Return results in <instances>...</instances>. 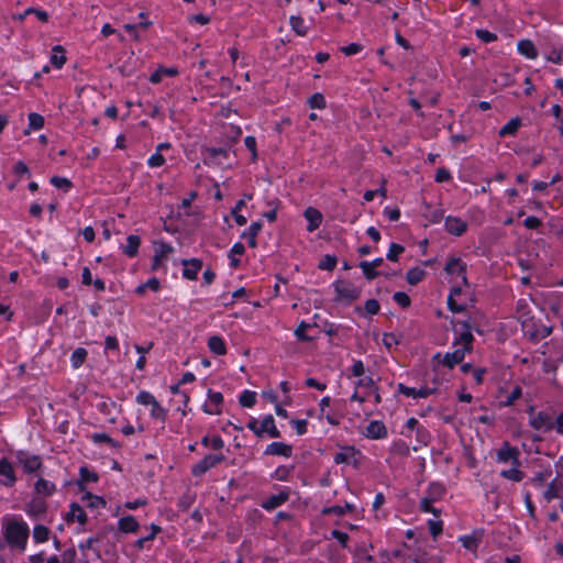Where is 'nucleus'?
Returning <instances> with one entry per match:
<instances>
[{
  "instance_id": "f257e3e1",
  "label": "nucleus",
  "mask_w": 563,
  "mask_h": 563,
  "mask_svg": "<svg viewBox=\"0 0 563 563\" xmlns=\"http://www.w3.org/2000/svg\"><path fill=\"white\" fill-rule=\"evenodd\" d=\"M30 529L23 521H10L4 531V538L10 547L24 551L29 539Z\"/></svg>"
},
{
  "instance_id": "f03ea898",
  "label": "nucleus",
  "mask_w": 563,
  "mask_h": 563,
  "mask_svg": "<svg viewBox=\"0 0 563 563\" xmlns=\"http://www.w3.org/2000/svg\"><path fill=\"white\" fill-rule=\"evenodd\" d=\"M454 325L456 327L455 332L457 334L454 341V346L463 347L471 352L472 343L474 341L472 330L475 329L472 320H457Z\"/></svg>"
},
{
  "instance_id": "7ed1b4c3",
  "label": "nucleus",
  "mask_w": 563,
  "mask_h": 563,
  "mask_svg": "<svg viewBox=\"0 0 563 563\" xmlns=\"http://www.w3.org/2000/svg\"><path fill=\"white\" fill-rule=\"evenodd\" d=\"M529 424L538 431L549 432L554 429L555 422L552 417L544 411L534 412L531 409Z\"/></svg>"
},
{
  "instance_id": "20e7f679",
  "label": "nucleus",
  "mask_w": 563,
  "mask_h": 563,
  "mask_svg": "<svg viewBox=\"0 0 563 563\" xmlns=\"http://www.w3.org/2000/svg\"><path fill=\"white\" fill-rule=\"evenodd\" d=\"M334 290L336 292V300H349L353 301L357 299L361 295L360 288L354 286L353 284L344 280H336L333 284Z\"/></svg>"
},
{
  "instance_id": "39448f33",
  "label": "nucleus",
  "mask_w": 563,
  "mask_h": 563,
  "mask_svg": "<svg viewBox=\"0 0 563 563\" xmlns=\"http://www.w3.org/2000/svg\"><path fill=\"white\" fill-rule=\"evenodd\" d=\"M224 460L223 454H208L192 467L194 476H201Z\"/></svg>"
},
{
  "instance_id": "423d86ee",
  "label": "nucleus",
  "mask_w": 563,
  "mask_h": 563,
  "mask_svg": "<svg viewBox=\"0 0 563 563\" xmlns=\"http://www.w3.org/2000/svg\"><path fill=\"white\" fill-rule=\"evenodd\" d=\"M497 460L501 463H510L512 466H520L519 451L517 448L510 446L508 442L498 450Z\"/></svg>"
},
{
  "instance_id": "0eeeda50",
  "label": "nucleus",
  "mask_w": 563,
  "mask_h": 563,
  "mask_svg": "<svg viewBox=\"0 0 563 563\" xmlns=\"http://www.w3.org/2000/svg\"><path fill=\"white\" fill-rule=\"evenodd\" d=\"M223 402V395L219 391L208 390V401L203 405L202 409L208 415H220L222 412L221 405Z\"/></svg>"
},
{
  "instance_id": "6e6552de",
  "label": "nucleus",
  "mask_w": 563,
  "mask_h": 563,
  "mask_svg": "<svg viewBox=\"0 0 563 563\" xmlns=\"http://www.w3.org/2000/svg\"><path fill=\"white\" fill-rule=\"evenodd\" d=\"M445 272L451 275L455 274V275L460 276L462 283L464 285H467L466 268L460 258H456V257L450 258L445 265Z\"/></svg>"
},
{
  "instance_id": "1a4fd4ad",
  "label": "nucleus",
  "mask_w": 563,
  "mask_h": 563,
  "mask_svg": "<svg viewBox=\"0 0 563 563\" xmlns=\"http://www.w3.org/2000/svg\"><path fill=\"white\" fill-rule=\"evenodd\" d=\"M305 219L308 221L307 231H316L322 222V213L312 207H308L303 212Z\"/></svg>"
},
{
  "instance_id": "9d476101",
  "label": "nucleus",
  "mask_w": 563,
  "mask_h": 563,
  "mask_svg": "<svg viewBox=\"0 0 563 563\" xmlns=\"http://www.w3.org/2000/svg\"><path fill=\"white\" fill-rule=\"evenodd\" d=\"M467 224L461 218L457 217H446L445 219V229L449 233L460 236L466 231Z\"/></svg>"
},
{
  "instance_id": "9b49d317",
  "label": "nucleus",
  "mask_w": 563,
  "mask_h": 563,
  "mask_svg": "<svg viewBox=\"0 0 563 563\" xmlns=\"http://www.w3.org/2000/svg\"><path fill=\"white\" fill-rule=\"evenodd\" d=\"M183 265L185 267L183 271V276L189 280L197 279L198 272L202 267V262L197 258L184 260Z\"/></svg>"
},
{
  "instance_id": "f8f14e48",
  "label": "nucleus",
  "mask_w": 563,
  "mask_h": 563,
  "mask_svg": "<svg viewBox=\"0 0 563 563\" xmlns=\"http://www.w3.org/2000/svg\"><path fill=\"white\" fill-rule=\"evenodd\" d=\"M364 434L369 439H384L387 435V429L382 421L374 420L368 423Z\"/></svg>"
},
{
  "instance_id": "ddd939ff",
  "label": "nucleus",
  "mask_w": 563,
  "mask_h": 563,
  "mask_svg": "<svg viewBox=\"0 0 563 563\" xmlns=\"http://www.w3.org/2000/svg\"><path fill=\"white\" fill-rule=\"evenodd\" d=\"M451 352L446 353L442 358V364L449 368H453L456 364L462 363L465 357V353L468 351L463 347H457Z\"/></svg>"
},
{
  "instance_id": "4468645a",
  "label": "nucleus",
  "mask_w": 563,
  "mask_h": 563,
  "mask_svg": "<svg viewBox=\"0 0 563 563\" xmlns=\"http://www.w3.org/2000/svg\"><path fill=\"white\" fill-rule=\"evenodd\" d=\"M266 455H282L285 457L291 456L292 448L283 442H273L268 444L264 452Z\"/></svg>"
},
{
  "instance_id": "2eb2a0df",
  "label": "nucleus",
  "mask_w": 563,
  "mask_h": 563,
  "mask_svg": "<svg viewBox=\"0 0 563 563\" xmlns=\"http://www.w3.org/2000/svg\"><path fill=\"white\" fill-rule=\"evenodd\" d=\"M228 148L224 147H205V162L210 161L214 164H222V158L227 157Z\"/></svg>"
},
{
  "instance_id": "dca6fc26",
  "label": "nucleus",
  "mask_w": 563,
  "mask_h": 563,
  "mask_svg": "<svg viewBox=\"0 0 563 563\" xmlns=\"http://www.w3.org/2000/svg\"><path fill=\"white\" fill-rule=\"evenodd\" d=\"M261 437L267 433L271 438H279L280 432L275 426V420L272 415L266 416L262 422H260Z\"/></svg>"
},
{
  "instance_id": "f3484780",
  "label": "nucleus",
  "mask_w": 563,
  "mask_h": 563,
  "mask_svg": "<svg viewBox=\"0 0 563 563\" xmlns=\"http://www.w3.org/2000/svg\"><path fill=\"white\" fill-rule=\"evenodd\" d=\"M289 498V494L287 492H280L277 495L269 496L266 500L262 503V507L266 510H273L284 503H286Z\"/></svg>"
},
{
  "instance_id": "a211bd4d",
  "label": "nucleus",
  "mask_w": 563,
  "mask_h": 563,
  "mask_svg": "<svg viewBox=\"0 0 563 563\" xmlns=\"http://www.w3.org/2000/svg\"><path fill=\"white\" fill-rule=\"evenodd\" d=\"M263 228L262 221H256L251 224V227L242 233V239H246L249 241V245L251 247H256V236Z\"/></svg>"
},
{
  "instance_id": "6ab92c4d",
  "label": "nucleus",
  "mask_w": 563,
  "mask_h": 563,
  "mask_svg": "<svg viewBox=\"0 0 563 563\" xmlns=\"http://www.w3.org/2000/svg\"><path fill=\"white\" fill-rule=\"evenodd\" d=\"M46 511V503L44 499L40 497H35L31 500V503L27 505V514L32 517H40L44 515Z\"/></svg>"
},
{
  "instance_id": "aec40b11",
  "label": "nucleus",
  "mask_w": 563,
  "mask_h": 563,
  "mask_svg": "<svg viewBox=\"0 0 563 563\" xmlns=\"http://www.w3.org/2000/svg\"><path fill=\"white\" fill-rule=\"evenodd\" d=\"M139 527V522L133 516L122 517L118 522L119 530L124 533L136 532Z\"/></svg>"
},
{
  "instance_id": "412c9836",
  "label": "nucleus",
  "mask_w": 563,
  "mask_h": 563,
  "mask_svg": "<svg viewBox=\"0 0 563 563\" xmlns=\"http://www.w3.org/2000/svg\"><path fill=\"white\" fill-rule=\"evenodd\" d=\"M67 521L77 520L80 525H85L87 521V515L84 509L76 503L70 505V510L66 516Z\"/></svg>"
},
{
  "instance_id": "4be33fe9",
  "label": "nucleus",
  "mask_w": 563,
  "mask_h": 563,
  "mask_svg": "<svg viewBox=\"0 0 563 563\" xmlns=\"http://www.w3.org/2000/svg\"><path fill=\"white\" fill-rule=\"evenodd\" d=\"M141 244L139 235L131 234L126 238V245L123 246V253L129 257H134L137 254Z\"/></svg>"
},
{
  "instance_id": "5701e85b",
  "label": "nucleus",
  "mask_w": 563,
  "mask_h": 563,
  "mask_svg": "<svg viewBox=\"0 0 563 563\" xmlns=\"http://www.w3.org/2000/svg\"><path fill=\"white\" fill-rule=\"evenodd\" d=\"M518 52L529 59H534L538 56L534 44L529 40H522L518 43Z\"/></svg>"
},
{
  "instance_id": "b1692460",
  "label": "nucleus",
  "mask_w": 563,
  "mask_h": 563,
  "mask_svg": "<svg viewBox=\"0 0 563 563\" xmlns=\"http://www.w3.org/2000/svg\"><path fill=\"white\" fill-rule=\"evenodd\" d=\"M208 347L217 355H224L227 353V346L221 336L212 335L208 340Z\"/></svg>"
},
{
  "instance_id": "393cba45",
  "label": "nucleus",
  "mask_w": 563,
  "mask_h": 563,
  "mask_svg": "<svg viewBox=\"0 0 563 563\" xmlns=\"http://www.w3.org/2000/svg\"><path fill=\"white\" fill-rule=\"evenodd\" d=\"M521 125V119L514 118L499 130L498 134L500 137L514 136Z\"/></svg>"
},
{
  "instance_id": "a878e982",
  "label": "nucleus",
  "mask_w": 563,
  "mask_h": 563,
  "mask_svg": "<svg viewBox=\"0 0 563 563\" xmlns=\"http://www.w3.org/2000/svg\"><path fill=\"white\" fill-rule=\"evenodd\" d=\"M170 146V143H159L157 146V151L155 154H153L148 161L147 164L151 167H159L165 163V158L162 155V151L168 150Z\"/></svg>"
},
{
  "instance_id": "bb28decb",
  "label": "nucleus",
  "mask_w": 563,
  "mask_h": 563,
  "mask_svg": "<svg viewBox=\"0 0 563 563\" xmlns=\"http://www.w3.org/2000/svg\"><path fill=\"white\" fill-rule=\"evenodd\" d=\"M444 486L440 483L434 482L429 485L426 497L430 499L432 503H435L444 496Z\"/></svg>"
},
{
  "instance_id": "cd10ccee",
  "label": "nucleus",
  "mask_w": 563,
  "mask_h": 563,
  "mask_svg": "<svg viewBox=\"0 0 563 563\" xmlns=\"http://www.w3.org/2000/svg\"><path fill=\"white\" fill-rule=\"evenodd\" d=\"M65 62H66V56H65L64 47L60 45L54 46L52 55H51L52 65H54L56 68L59 69L64 66Z\"/></svg>"
},
{
  "instance_id": "c85d7f7f",
  "label": "nucleus",
  "mask_w": 563,
  "mask_h": 563,
  "mask_svg": "<svg viewBox=\"0 0 563 563\" xmlns=\"http://www.w3.org/2000/svg\"><path fill=\"white\" fill-rule=\"evenodd\" d=\"M0 475H3L8 482L5 485H12L15 482V475L11 463L7 459L0 461Z\"/></svg>"
},
{
  "instance_id": "c756f323",
  "label": "nucleus",
  "mask_w": 563,
  "mask_h": 563,
  "mask_svg": "<svg viewBox=\"0 0 563 563\" xmlns=\"http://www.w3.org/2000/svg\"><path fill=\"white\" fill-rule=\"evenodd\" d=\"M353 509H354V506L352 504L345 503L344 506L335 505V506H331V507H325V508H323L322 514L323 515L343 516L346 512L352 511Z\"/></svg>"
},
{
  "instance_id": "7c9ffc66",
  "label": "nucleus",
  "mask_w": 563,
  "mask_h": 563,
  "mask_svg": "<svg viewBox=\"0 0 563 563\" xmlns=\"http://www.w3.org/2000/svg\"><path fill=\"white\" fill-rule=\"evenodd\" d=\"M356 451L353 446L344 448L343 451L335 453L334 462L336 464L349 463L352 457H354Z\"/></svg>"
},
{
  "instance_id": "2f4dec72",
  "label": "nucleus",
  "mask_w": 563,
  "mask_h": 563,
  "mask_svg": "<svg viewBox=\"0 0 563 563\" xmlns=\"http://www.w3.org/2000/svg\"><path fill=\"white\" fill-rule=\"evenodd\" d=\"M44 117L38 113L29 114V128L24 131L25 134L30 133V130H41L44 126Z\"/></svg>"
},
{
  "instance_id": "473e14b6",
  "label": "nucleus",
  "mask_w": 563,
  "mask_h": 563,
  "mask_svg": "<svg viewBox=\"0 0 563 563\" xmlns=\"http://www.w3.org/2000/svg\"><path fill=\"white\" fill-rule=\"evenodd\" d=\"M88 352L84 347H77L70 357L71 366L74 368H79L84 362L86 361Z\"/></svg>"
},
{
  "instance_id": "72a5a7b5",
  "label": "nucleus",
  "mask_w": 563,
  "mask_h": 563,
  "mask_svg": "<svg viewBox=\"0 0 563 563\" xmlns=\"http://www.w3.org/2000/svg\"><path fill=\"white\" fill-rule=\"evenodd\" d=\"M35 490L37 494L49 496L54 493L55 485L44 478H40L35 483Z\"/></svg>"
},
{
  "instance_id": "f704fd0d",
  "label": "nucleus",
  "mask_w": 563,
  "mask_h": 563,
  "mask_svg": "<svg viewBox=\"0 0 563 563\" xmlns=\"http://www.w3.org/2000/svg\"><path fill=\"white\" fill-rule=\"evenodd\" d=\"M290 25L291 29L300 36H305L308 32L307 26L305 25V21L301 16L292 15L290 16Z\"/></svg>"
},
{
  "instance_id": "c9c22d12",
  "label": "nucleus",
  "mask_w": 563,
  "mask_h": 563,
  "mask_svg": "<svg viewBox=\"0 0 563 563\" xmlns=\"http://www.w3.org/2000/svg\"><path fill=\"white\" fill-rule=\"evenodd\" d=\"M49 530L47 527L37 525L33 529V539L35 542L42 543L48 540Z\"/></svg>"
},
{
  "instance_id": "e433bc0d",
  "label": "nucleus",
  "mask_w": 563,
  "mask_h": 563,
  "mask_svg": "<svg viewBox=\"0 0 563 563\" xmlns=\"http://www.w3.org/2000/svg\"><path fill=\"white\" fill-rule=\"evenodd\" d=\"M424 275L426 273L423 269L419 267H413L407 272V282L410 285H417L423 279Z\"/></svg>"
},
{
  "instance_id": "4c0bfd02",
  "label": "nucleus",
  "mask_w": 563,
  "mask_h": 563,
  "mask_svg": "<svg viewBox=\"0 0 563 563\" xmlns=\"http://www.w3.org/2000/svg\"><path fill=\"white\" fill-rule=\"evenodd\" d=\"M500 476L514 482H520L523 478V473L519 470V466H512L509 470L501 471Z\"/></svg>"
},
{
  "instance_id": "58836bf2",
  "label": "nucleus",
  "mask_w": 563,
  "mask_h": 563,
  "mask_svg": "<svg viewBox=\"0 0 563 563\" xmlns=\"http://www.w3.org/2000/svg\"><path fill=\"white\" fill-rule=\"evenodd\" d=\"M460 541L466 549L475 550L481 542V536H478L477 533H474L472 536H464L460 538Z\"/></svg>"
},
{
  "instance_id": "ea45409f",
  "label": "nucleus",
  "mask_w": 563,
  "mask_h": 563,
  "mask_svg": "<svg viewBox=\"0 0 563 563\" xmlns=\"http://www.w3.org/2000/svg\"><path fill=\"white\" fill-rule=\"evenodd\" d=\"M240 405L243 407L251 408L256 402V394L251 390H244L240 398H239Z\"/></svg>"
},
{
  "instance_id": "a19ab883",
  "label": "nucleus",
  "mask_w": 563,
  "mask_h": 563,
  "mask_svg": "<svg viewBox=\"0 0 563 563\" xmlns=\"http://www.w3.org/2000/svg\"><path fill=\"white\" fill-rule=\"evenodd\" d=\"M21 461L23 463L25 472L27 473L35 472L41 466V460L38 456H27Z\"/></svg>"
},
{
  "instance_id": "79ce46f5",
  "label": "nucleus",
  "mask_w": 563,
  "mask_h": 563,
  "mask_svg": "<svg viewBox=\"0 0 563 563\" xmlns=\"http://www.w3.org/2000/svg\"><path fill=\"white\" fill-rule=\"evenodd\" d=\"M30 13H34L36 18L41 22H47L48 21V13L44 10L35 9V8H27L22 14L19 15V20H24L26 15Z\"/></svg>"
},
{
  "instance_id": "37998d69",
  "label": "nucleus",
  "mask_w": 563,
  "mask_h": 563,
  "mask_svg": "<svg viewBox=\"0 0 563 563\" xmlns=\"http://www.w3.org/2000/svg\"><path fill=\"white\" fill-rule=\"evenodd\" d=\"M336 263H338V260L335 256L333 255H325L322 257V260L320 261L318 267L320 269H324V271H333L336 266Z\"/></svg>"
},
{
  "instance_id": "c03bdc74",
  "label": "nucleus",
  "mask_w": 563,
  "mask_h": 563,
  "mask_svg": "<svg viewBox=\"0 0 563 563\" xmlns=\"http://www.w3.org/2000/svg\"><path fill=\"white\" fill-rule=\"evenodd\" d=\"M151 417L161 421L166 420L167 411L164 409L159 402L156 400L152 406Z\"/></svg>"
},
{
  "instance_id": "a18cd8bd",
  "label": "nucleus",
  "mask_w": 563,
  "mask_h": 563,
  "mask_svg": "<svg viewBox=\"0 0 563 563\" xmlns=\"http://www.w3.org/2000/svg\"><path fill=\"white\" fill-rule=\"evenodd\" d=\"M360 267L364 274V276L368 279V280H372L374 278H376L377 276L380 275V273L378 271H376L375 268H373L371 265H369V262L367 261H363L360 263Z\"/></svg>"
},
{
  "instance_id": "49530a36",
  "label": "nucleus",
  "mask_w": 563,
  "mask_h": 563,
  "mask_svg": "<svg viewBox=\"0 0 563 563\" xmlns=\"http://www.w3.org/2000/svg\"><path fill=\"white\" fill-rule=\"evenodd\" d=\"M201 444L205 446H211L213 450H221L224 445L223 440L220 437H213L209 439L208 437H203L201 440Z\"/></svg>"
},
{
  "instance_id": "de8ad7c7",
  "label": "nucleus",
  "mask_w": 563,
  "mask_h": 563,
  "mask_svg": "<svg viewBox=\"0 0 563 563\" xmlns=\"http://www.w3.org/2000/svg\"><path fill=\"white\" fill-rule=\"evenodd\" d=\"M51 184L59 189H64L65 191L69 190L71 187V181L65 177L54 176L51 179Z\"/></svg>"
},
{
  "instance_id": "09e8293b",
  "label": "nucleus",
  "mask_w": 563,
  "mask_h": 563,
  "mask_svg": "<svg viewBox=\"0 0 563 563\" xmlns=\"http://www.w3.org/2000/svg\"><path fill=\"white\" fill-rule=\"evenodd\" d=\"M420 510L423 512H432L435 517L440 516V510L433 507V503L426 496L420 501Z\"/></svg>"
},
{
  "instance_id": "8fccbe9b",
  "label": "nucleus",
  "mask_w": 563,
  "mask_h": 563,
  "mask_svg": "<svg viewBox=\"0 0 563 563\" xmlns=\"http://www.w3.org/2000/svg\"><path fill=\"white\" fill-rule=\"evenodd\" d=\"M405 251V247L397 243H391L387 253V258L391 262L398 260V255Z\"/></svg>"
},
{
  "instance_id": "3c124183",
  "label": "nucleus",
  "mask_w": 563,
  "mask_h": 563,
  "mask_svg": "<svg viewBox=\"0 0 563 563\" xmlns=\"http://www.w3.org/2000/svg\"><path fill=\"white\" fill-rule=\"evenodd\" d=\"M151 530H152V532L150 534H145L144 538H141L136 541V547L139 549H142L144 547L145 542L153 540L156 537V534L161 531V527L156 526V525H152Z\"/></svg>"
},
{
  "instance_id": "603ef678",
  "label": "nucleus",
  "mask_w": 563,
  "mask_h": 563,
  "mask_svg": "<svg viewBox=\"0 0 563 563\" xmlns=\"http://www.w3.org/2000/svg\"><path fill=\"white\" fill-rule=\"evenodd\" d=\"M416 439L421 445H427L431 440V434L423 427L417 428Z\"/></svg>"
},
{
  "instance_id": "864d4df0",
  "label": "nucleus",
  "mask_w": 563,
  "mask_h": 563,
  "mask_svg": "<svg viewBox=\"0 0 563 563\" xmlns=\"http://www.w3.org/2000/svg\"><path fill=\"white\" fill-rule=\"evenodd\" d=\"M309 104L314 109H323L325 108V99L322 93L317 92L309 99Z\"/></svg>"
},
{
  "instance_id": "5fc2aeb1",
  "label": "nucleus",
  "mask_w": 563,
  "mask_h": 563,
  "mask_svg": "<svg viewBox=\"0 0 563 563\" xmlns=\"http://www.w3.org/2000/svg\"><path fill=\"white\" fill-rule=\"evenodd\" d=\"M136 401L144 406H152L156 401V399L151 393L141 391L136 396Z\"/></svg>"
},
{
  "instance_id": "6e6d98bb",
  "label": "nucleus",
  "mask_w": 563,
  "mask_h": 563,
  "mask_svg": "<svg viewBox=\"0 0 563 563\" xmlns=\"http://www.w3.org/2000/svg\"><path fill=\"white\" fill-rule=\"evenodd\" d=\"M174 249L167 243H161L158 247L155 250V260H162L172 253Z\"/></svg>"
},
{
  "instance_id": "4d7b16f0",
  "label": "nucleus",
  "mask_w": 563,
  "mask_h": 563,
  "mask_svg": "<svg viewBox=\"0 0 563 563\" xmlns=\"http://www.w3.org/2000/svg\"><path fill=\"white\" fill-rule=\"evenodd\" d=\"M475 34L484 43H492L497 40V35L487 30H476Z\"/></svg>"
},
{
  "instance_id": "13d9d810",
  "label": "nucleus",
  "mask_w": 563,
  "mask_h": 563,
  "mask_svg": "<svg viewBox=\"0 0 563 563\" xmlns=\"http://www.w3.org/2000/svg\"><path fill=\"white\" fill-rule=\"evenodd\" d=\"M522 395V390L519 386H516L507 396L505 400L506 406H512L516 400H518Z\"/></svg>"
},
{
  "instance_id": "bf43d9fd",
  "label": "nucleus",
  "mask_w": 563,
  "mask_h": 563,
  "mask_svg": "<svg viewBox=\"0 0 563 563\" xmlns=\"http://www.w3.org/2000/svg\"><path fill=\"white\" fill-rule=\"evenodd\" d=\"M80 479L84 483L97 482L98 475L95 472L89 471L87 467L80 468Z\"/></svg>"
},
{
  "instance_id": "052dcab7",
  "label": "nucleus",
  "mask_w": 563,
  "mask_h": 563,
  "mask_svg": "<svg viewBox=\"0 0 563 563\" xmlns=\"http://www.w3.org/2000/svg\"><path fill=\"white\" fill-rule=\"evenodd\" d=\"M393 298L402 308H407L410 305V298L406 292L397 291Z\"/></svg>"
},
{
  "instance_id": "680f3d73",
  "label": "nucleus",
  "mask_w": 563,
  "mask_h": 563,
  "mask_svg": "<svg viewBox=\"0 0 563 563\" xmlns=\"http://www.w3.org/2000/svg\"><path fill=\"white\" fill-rule=\"evenodd\" d=\"M428 526L433 538H437L439 534H441L443 526L441 520H429Z\"/></svg>"
},
{
  "instance_id": "e2e57ef3",
  "label": "nucleus",
  "mask_w": 563,
  "mask_h": 563,
  "mask_svg": "<svg viewBox=\"0 0 563 563\" xmlns=\"http://www.w3.org/2000/svg\"><path fill=\"white\" fill-rule=\"evenodd\" d=\"M87 498L89 499L88 507L90 508H100L106 506L104 499L99 496H95L88 493Z\"/></svg>"
},
{
  "instance_id": "0e129e2a",
  "label": "nucleus",
  "mask_w": 563,
  "mask_h": 563,
  "mask_svg": "<svg viewBox=\"0 0 563 563\" xmlns=\"http://www.w3.org/2000/svg\"><path fill=\"white\" fill-rule=\"evenodd\" d=\"M310 325L306 322H301L298 328L295 330V335L297 336V339L299 341H309L310 338L306 335V330L309 328Z\"/></svg>"
},
{
  "instance_id": "69168bd1",
  "label": "nucleus",
  "mask_w": 563,
  "mask_h": 563,
  "mask_svg": "<svg viewBox=\"0 0 563 563\" xmlns=\"http://www.w3.org/2000/svg\"><path fill=\"white\" fill-rule=\"evenodd\" d=\"M379 303L376 299H368L365 302V310L369 314H377L379 312Z\"/></svg>"
},
{
  "instance_id": "338daca9",
  "label": "nucleus",
  "mask_w": 563,
  "mask_h": 563,
  "mask_svg": "<svg viewBox=\"0 0 563 563\" xmlns=\"http://www.w3.org/2000/svg\"><path fill=\"white\" fill-rule=\"evenodd\" d=\"M331 536L332 538L338 540L343 548L347 547L349 536L345 532H342L340 530H332Z\"/></svg>"
},
{
  "instance_id": "774afa93",
  "label": "nucleus",
  "mask_w": 563,
  "mask_h": 563,
  "mask_svg": "<svg viewBox=\"0 0 563 563\" xmlns=\"http://www.w3.org/2000/svg\"><path fill=\"white\" fill-rule=\"evenodd\" d=\"M452 178L450 172L445 168H439L435 173L434 180L437 183L449 181Z\"/></svg>"
}]
</instances>
